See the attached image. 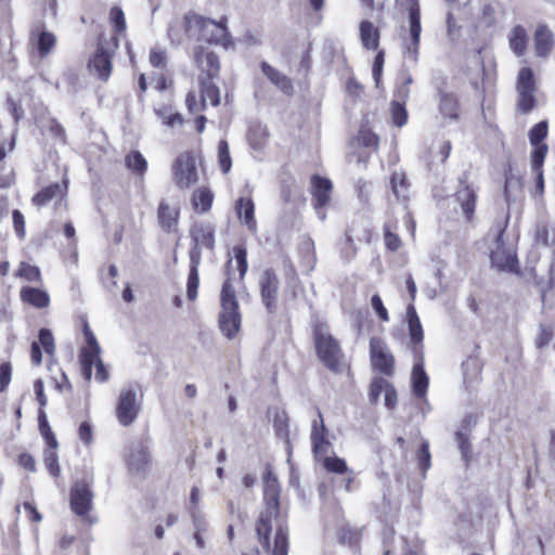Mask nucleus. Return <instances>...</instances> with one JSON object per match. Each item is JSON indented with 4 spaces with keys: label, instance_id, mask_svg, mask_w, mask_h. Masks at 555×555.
I'll return each instance as SVG.
<instances>
[{
    "label": "nucleus",
    "instance_id": "0e129e2a",
    "mask_svg": "<svg viewBox=\"0 0 555 555\" xmlns=\"http://www.w3.org/2000/svg\"><path fill=\"white\" fill-rule=\"evenodd\" d=\"M166 52L162 50H152L150 53V63L156 68H164L166 66Z\"/></svg>",
    "mask_w": 555,
    "mask_h": 555
},
{
    "label": "nucleus",
    "instance_id": "338daca9",
    "mask_svg": "<svg viewBox=\"0 0 555 555\" xmlns=\"http://www.w3.org/2000/svg\"><path fill=\"white\" fill-rule=\"evenodd\" d=\"M34 390L36 393V399L39 403V409H43L47 405V397L44 395V386L41 379H37L34 383Z\"/></svg>",
    "mask_w": 555,
    "mask_h": 555
},
{
    "label": "nucleus",
    "instance_id": "9d476101",
    "mask_svg": "<svg viewBox=\"0 0 555 555\" xmlns=\"http://www.w3.org/2000/svg\"><path fill=\"white\" fill-rule=\"evenodd\" d=\"M172 175L179 189H189L198 181L196 163L192 153H182L175 159Z\"/></svg>",
    "mask_w": 555,
    "mask_h": 555
},
{
    "label": "nucleus",
    "instance_id": "49530a36",
    "mask_svg": "<svg viewBox=\"0 0 555 555\" xmlns=\"http://www.w3.org/2000/svg\"><path fill=\"white\" fill-rule=\"evenodd\" d=\"M273 427L278 437L285 439L288 437V418L284 411L275 414Z\"/></svg>",
    "mask_w": 555,
    "mask_h": 555
},
{
    "label": "nucleus",
    "instance_id": "0eeeda50",
    "mask_svg": "<svg viewBox=\"0 0 555 555\" xmlns=\"http://www.w3.org/2000/svg\"><path fill=\"white\" fill-rule=\"evenodd\" d=\"M516 111L522 115L529 114L537 107V86L533 70L530 67H522L518 72L516 80Z\"/></svg>",
    "mask_w": 555,
    "mask_h": 555
},
{
    "label": "nucleus",
    "instance_id": "9b49d317",
    "mask_svg": "<svg viewBox=\"0 0 555 555\" xmlns=\"http://www.w3.org/2000/svg\"><path fill=\"white\" fill-rule=\"evenodd\" d=\"M370 359L372 366L386 376L395 372V358L387 344L379 337L370 339Z\"/></svg>",
    "mask_w": 555,
    "mask_h": 555
},
{
    "label": "nucleus",
    "instance_id": "c756f323",
    "mask_svg": "<svg viewBox=\"0 0 555 555\" xmlns=\"http://www.w3.org/2000/svg\"><path fill=\"white\" fill-rule=\"evenodd\" d=\"M21 298L36 308H46L49 306L50 297L47 292L35 287H23Z\"/></svg>",
    "mask_w": 555,
    "mask_h": 555
},
{
    "label": "nucleus",
    "instance_id": "4c0bfd02",
    "mask_svg": "<svg viewBox=\"0 0 555 555\" xmlns=\"http://www.w3.org/2000/svg\"><path fill=\"white\" fill-rule=\"evenodd\" d=\"M267 138V129L261 125L250 127L248 131V142L251 149L260 151L263 147Z\"/></svg>",
    "mask_w": 555,
    "mask_h": 555
},
{
    "label": "nucleus",
    "instance_id": "5701e85b",
    "mask_svg": "<svg viewBox=\"0 0 555 555\" xmlns=\"http://www.w3.org/2000/svg\"><path fill=\"white\" fill-rule=\"evenodd\" d=\"M318 418L312 422L311 426V443L315 453L325 452L328 442L325 439L326 427L322 417V413L317 409Z\"/></svg>",
    "mask_w": 555,
    "mask_h": 555
},
{
    "label": "nucleus",
    "instance_id": "72a5a7b5",
    "mask_svg": "<svg viewBox=\"0 0 555 555\" xmlns=\"http://www.w3.org/2000/svg\"><path fill=\"white\" fill-rule=\"evenodd\" d=\"M214 194L207 188H199L193 192L192 205L201 212H207L211 208Z\"/></svg>",
    "mask_w": 555,
    "mask_h": 555
},
{
    "label": "nucleus",
    "instance_id": "8fccbe9b",
    "mask_svg": "<svg viewBox=\"0 0 555 555\" xmlns=\"http://www.w3.org/2000/svg\"><path fill=\"white\" fill-rule=\"evenodd\" d=\"M547 150L546 144L535 146L531 155V170H543V163L547 154Z\"/></svg>",
    "mask_w": 555,
    "mask_h": 555
},
{
    "label": "nucleus",
    "instance_id": "1a4fd4ad",
    "mask_svg": "<svg viewBox=\"0 0 555 555\" xmlns=\"http://www.w3.org/2000/svg\"><path fill=\"white\" fill-rule=\"evenodd\" d=\"M421 8L418 0H411L409 8V39H403L404 56L416 64L418 62L420 44H421Z\"/></svg>",
    "mask_w": 555,
    "mask_h": 555
},
{
    "label": "nucleus",
    "instance_id": "6e6d98bb",
    "mask_svg": "<svg viewBox=\"0 0 555 555\" xmlns=\"http://www.w3.org/2000/svg\"><path fill=\"white\" fill-rule=\"evenodd\" d=\"M233 251H234L235 260L237 263V269L240 271V276H241V279H243L248 269L247 251L245 248H243L241 246L234 247Z\"/></svg>",
    "mask_w": 555,
    "mask_h": 555
},
{
    "label": "nucleus",
    "instance_id": "052dcab7",
    "mask_svg": "<svg viewBox=\"0 0 555 555\" xmlns=\"http://www.w3.org/2000/svg\"><path fill=\"white\" fill-rule=\"evenodd\" d=\"M12 377V366L9 362L0 364V392H3L9 386Z\"/></svg>",
    "mask_w": 555,
    "mask_h": 555
},
{
    "label": "nucleus",
    "instance_id": "a19ab883",
    "mask_svg": "<svg viewBox=\"0 0 555 555\" xmlns=\"http://www.w3.org/2000/svg\"><path fill=\"white\" fill-rule=\"evenodd\" d=\"M218 163L223 173H228L232 167V159L229 152V144L225 140H220L218 144Z\"/></svg>",
    "mask_w": 555,
    "mask_h": 555
},
{
    "label": "nucleus",
    "instance_id": "a878e982",
    "mask_svg": "<svg viewBox=\"0 0 555 555\" xmlns=\"http://www.w3.org/2000/svg\"><path fill=\"white\" fill-rule=\"evenodd\" d=\"M235 210L238 219L247 225L251 231L257 230V223L255 220V205L251 198L241 197L236 201Z\"/></svg>",
    "mask_w": 555,
    "mask_h": 555
},
{
    "label": "nucleus",
    "instance_id": "c9c22d12",
    "mask_svg": "<svg viewBox=\"0 0 555 555\" xmlns=\"http://www.w3.org/2000/svg\"><path fill=\"white\" fill-rule=\"evenodd\" d=\"M38 425L39 430L43 439L46 440L48 447H51L52 449L57 448V440L48 423L47 414L44 412V409H39L38 411Z\"/></svg>",
    "mask_w": 555,
    "mask_h": 555
},
{
    "label": "nucleus",
    "instance_id": "3c124183",
    "mask_svg": "<svg viewBox=\"0 0 555 555\" xmlns=\"http://www.w3.org/2000/svg\"><path fill=\"white\" fill-rule=\"evenodd\" d=\"M17 275L29 282H34L40 280V270L36 266L22 262L17 271Z\"/></svg>",
    "mask_w": 555,
    "mask_h": 555
},
{
    "label": "nucleus",
    "instance_id": "f704fd0d",
    "mask_svg": "<svg viewBox=\"0 0 555 555\" xmlns=\"http://www.w3.org/2000/svg\"><path fill=\"white\" fill-rule=\"evenodd\" d=\"M62 195V189L59 183L50 184L40 190L34 197L33 203L37 207H41L51 202L54 197Z\"/></svg>",
    "mask_w": 555,
    "mask_h": 555
},
{
    "label": "nucleus",
    "instance_id": "ea45409f",
    "mask_svg": "<svg viewBox=\"0 0 555 555\" xmlns=\"http://www.w3.org/2000/svg\"><path fill=\"white\" fill-rule=\"evenodd\" d=\"M155 114L162 119L167 127H177L183 124V117L180 113H172L170 107L164 106L155 109Z\"/></svg>",
    "mask_w": 555,
    "mask_h": 555
},
{
    "label": "nucleus",
    "instance_id": "412c9836",
    "mask_svg": "<svg viewBox=\"0 0 555 555\" xmlns=\"http://www.w3.org/2000/svg\"><path fill=\"white\" fill-rule=\"evenodd\" d=\"M416 360L412 370V389L415 397L423 398L427 392L429 378L424 370V358Z\"/></svg>",
    "mask_w": 555,
    "mask_h": 555
},
{
    "label": "nucleus",
    "instance_id": "f3484780",
    "mask_svg": "<svg viewBox=\"0 0 555 555\" xmlns=\"http://www.w3.org/2000/svg\"><path fill=\"white\" fill-rule=\"evenodd\" d=\"M126 461L131 474H144L151 464L149 447L144 442L133 443Z\"/></svg>",
    "mask_w": 555,
    "mask_h": 555
},
{
    "label": "nucleus",
    "instance_id": "4468645a",
    "mask_svg": "<svg viewBox=\"0 0 555 555\" xmlns=\"http://www.w3.org/2000/svg\"><path fill=\"white\" fill-rule=\"evenodd\" d=\"M190 235L193 245L190 249V260H192L193 253L198 256V261H202V248L206 247L209 250L215 248V228L210 223H197L190 230Z\"/></svg>",
    "mask_w": 555,
    "mask_h": 555
},
{
    "label": "nucleus",
    "instance_id": "774afa93",
    "mask_svg": "<svg viewBox=\"0 0 555 555\" xmlns=\"http://www.w3.org/2000/svg\"><path fill=\"white\" fill-rule=\"evenodd\" d=\"M341 250H343L344 255L348 258L353 257L356 254V247L353 245V238H352L350 230H347L345 233V241H344Z\"/></svg>",
    "mask_w": 555,
    "mask_h": 555
},
{
    "label": "nucleus",
    "instance_id": "a211bd4d",
    "mask_svg": "<svg viewBox=\"0 0 555 555\" xmlns=\"http://www.w3.org/2000/svg\"><path fill=\"white\" fill-rule=\"evenodd\" d=\"M194 57L198 68L207 74V77H202L201 79H214L219 75L220 63L215 52L207 51L203 47H196Z\"/></svg>",
    "mask_w": 555,
    "mask_h": 555
},
{
    "label": "nucleus",
    "instance_id": "ddd939ff",
    "mask_svg": "<svg viewBox=\"0 0 555 555\" xmlns=\"http://www.w3.org/2000/svg\"><path fill=\"white\" fill-rule=\"evenodd\" d=\"M460 189L455 193V198L467 221H472L477 203L476 189L468 182V172L464 171L459 178Z\"/></svg>",
    "mask_w": 555,
    "mask_h": 555
},
{
    "label": "nucleus",
    "instance_id": "aec40b11",
    "mask_svg": "<svg viewBox=\"0 0 555 555\" xmlns=\"http://www.w3.org/2000/svg\"><path fill=\"white\" fill-rule=\"evenodd\" d=\"M332 182L326 178L319 176L312 177V195L314 198L315 209L323 208L327 205L332 192Z\"/></svg>",
    "mask_w": 555,
    "mask_h": 555
},
{
    "label": "nucleus",
    "instance_id": "7c9ffc66",
    "mask_svg": "<svg viewBox=\"0 0 555 555\" xmlns=\"http://www.w3.org/2000/svg\"><path fill=\"white\" fill-rule=\"evenodd\" d=\"M201 261H198V256L196 253H193L192 260H190V271L188 275L186 283V296L190 300H194L197 297V289L199 285L198 278V267Z\"/></svg>",
    "mask_w": 555,
    "mask_h": 555
},
{
    "label": "nucleus",
    "instance_id": "f257e3e1",
    "mask_svg": "<svg viewBox=\"0 0 555 555\" xmlns=\"http://www.w3.org/2000/svg\"><path fill=\"white\" fill-rule=\"evenodd\" d=\"M263 502L264 508L261 511L256 522V533L261 545L270 551V537L275 524L274 545L272 555H287L288 553V527L286 517L280 511V483L273 474L271 466L266 465L263 476Z\"/></svg>",
    "mask_w": 555,
    "mask_h": 555
},
{
    "label": "nucleus",
    "instance_id": "4be33fe9",
    "mask_svg": "<svg viewBox=\"0 0 555 555\" xmlns=\"http://www.w3.org/2000/svg\"><path fill=\"white\" fill-rule=\"evenodd\" d=\"M439 112L443 118L456 120L459 118V101L455 94L439 90Z\"/></svg>",
    "mask_w": 555,
    "mask_h": 555
},
{
    "label": "nucleus",
    "instance_id": "6ab92c4d",
    "mask_svg": "<svg viewBox=\"0 0 555 555\" xmlns=\"http://www.w3.org/2000/svg\"><path fill=\"white\" fill-rule=\"evenodd\" d=\"M157 219L159 227L167 233L177 231L179 210L172 208L166 201H162L157 208Z\"/></svg>",
    "mask_w": 555,
    "mask_h": 555
},
{
    "label": "nucleus",
    "instance_id": "c85d7f7f",
    "mask_svg": "<svg viewBox=\"0 0 555 555\" xmlns=\"http://www.w3.org/2000/svg\"><path fill=\"white\" fill-rule=\"evenodd\" d=\"M101 350L82 348L80 350L79 360L81 365V374L86 380L92 377V367L101 360Z\"/></svg>",
    "mask_w": 555,
    "mask_h": 555
},
{
    "label": "nucleus",
    "instance_id": "de8ad7c7",
    "mask_svg": "<svg viewBox=\"0 0 555 555\" xmlns=\"http://www.w3.org/2000/svg\"><path fill=\"white\" fill-rule=\"evenodd\" d=\"M388 382L383 377H375L370 386L369 398L372 403H376L380 397V393L385 391L388 386Z\"/></svg>",
    "mask_w": 555,
    "mask_h": 555
},
{
    "label": "nucleus",
    "instance_id": "79ce46f5",
    "mask_svg": "<svg viewBox=\"0 0 555 555\" xmlns=\"http://www.w3.org/2000/svg\"><path fill=\"white\" fill-rule=\"evenodd\" d=\"M55 450L56 449H52L51 447H48L44 450V454H43V456H44L43 462H44L46 468L48 469L50 475L53 477H57L61 473V468L59 465V457H57Z\"/></svg>",
    "mask_w": 555,
    "mask_h": 555
},
{
    "label": "nucleus",
    "instance_id": "cd10ccee",
    "mask_svg": "<svg viewBox=\"0 0 555 555\" xmlns=\"http://www.w3.org/2000/svg\"><path fill=\"white\" fill-rule=\"evenodd\" d=\"M201 82V108L205 109L207 102L212 106L220 103L219 88L212 82V79H199Z\"/></svg>",
    "mask_w": 555,
    "mask_h": 555
},
{
    "label": "nucleus",
    "instance_id": "58836bf2",
    "mask_svg": "<svg viewBox=\"0 0 555 555\" xmlns=\"http://www.w3.org/2000/svg\"><path fill=\"white\" fill-rule=\"evenodd\" d=\"M126 166L133 172L143 175L147 168V163L139 151H132L126 156Z\"/></svg>",
    "mask_w": 555,
    "mask_h": 555
},
{
    "label": "nucleus",
    "instance_id": "6e6552de",
    "mask_svg": "<svg viewBox=\"0 0 555 555\" xmlns=\"http://www.w3.org/2000/svg\"><path fill=\"white\" fill-rule=\"evenodd\" d=\"M69 506L72 512L81 519L93 524V519L89 513L93 506V492L91 482L86 480L76 481L69 491Z\"/></svg>",
    "mask_w": 555,
    "mask_h": 555
},
{
    "label": "nucleus",
    "instance_id": "69168bd1",
    "mask_svg": "<svg viewBox=\"0 0 555 555\" xmlns=\"http://www.w3.org/2000/svg\"><path fill=\"white\" fill-rule=\"evenodd\" d=\"M49 132L52 137L57 139L62 144L66 142L65 129L56 120L52 119L49 126Z\"/></svg>",
    "mask_w": 555,
    "mask_h": 555
},
{
    "label": "nucleus",
    "instance_id": "4d7b16f0",
    "mask_svg": "<svg viewBox=\"0 0 555 555\" xmlns=\"http://www.w3.org/2000/svg\"><path fill=\"white\" fill-rule=\"evenodd\" d=\"M14 231L21 240L25 238V218L23 214L18 209H14L12 212Z\"/></svg>",
    "mask_w": 555,
    "mask_h": 555
},
{
    "label": "nucleus",
    "instance_id": "864d4df0",
    "mask_svg": "<svg viewBox=\"0 0 555 555\" xmlns=\"http://www.w3.org/2000/svg\"><path fill=\"white\" fill-rule=\"evenodd\" d=\"M417 459L420 468L423 472H426L430 467V452H429V443L427 440H424L417 451Z\"/></svg>",
    "mask_w": 555,
    "mask_h": 555
},
{
    "label": "nucleus",
    "instance_id": "37998d69",
    "mask_svg": "<svg viewBox=\"0 0 555 555\" xmlns=\"http://www.w3.org/2000/svg\"><path fill=\"white\" fill-rule=\"evenodd\" d=\"M392 121L397 127H403L408 121L405 104L400 101H392L390 104Z\"/></svg>",
    "mask_w": 555,
    "mask_h": 555
},
{
    "label": "nucleus",
    "instance_id": "39448f33",
    "mask_svg": "<svg viewBox=\"0 0 555 555\" xmlns=\"http://www.w3.org/2000/svg\"><path fill=\"white\" fill-rule=\"evenodd\" d=\"M117 48L118 38L116 35L109 39L101 35L98 48L88 63L89 72L102 81H107L112 73V57Z\"/></svg>",
    "mask_w": 555,
    "mask_h": 555
},
{
    "label": "nucleus",
    "instance_id": "680f3d73",
    "mask_svg": "<svg viewBox=\"0 0 555 555\" xmlns=\"http://www.w3.org/2000/svg\"><path fill=\"white\" fill-rule=\"evenodd\" d=\"M384 57H385L384 51H379L374 59L372 75L375 80L376 87H378L380 78H382Z\"/></svg>",
    "mask_w": 555,
    "mask_h": 555
},
{
    "label": "nucleus",
    "instance_id": "f03ea898",
    "mask_svg": "<svg viewBox=\"0 0 555 555\" xmlns=\"http://www.w3.org/2000/svg\"><path fill=\"white\" fill-rule=\"evenodd\" d=\"M509 222L507 214L502 221H496L488 232L486 240L489 241V259L491 267L499 272L508 274H520L517 248L515 243L505 237L506 228Z\"/></svg>",
    "mask_w": 555,
    "mask_h": 555
},
{
    "label": "nucleus",
    "instance_id": "dca6fc26",
    "mask_svg": "<svg viewBox=\"0 0 555 555\" xmlns=\"http://www.w3.org/2000/svg\"><path fill=\"white\" fill-rule=\"evenodd\" d=\"M406 320L409 327V335L411 343L413 345L412 352L415 359H423V327L420 321V318L416 313L415 307L410 304L406 308Z\"/></svg>",
    "mask_w": 555,
    "mask_h": 555
},
{
    "label": "nucleus",
    "instance_id": "e433bc0d",
    "mask_svg": "<svg viewBox=\"0 0 555 555\" xmlns=\"http://www.w3.org/2000/svg\"><path fill=\"white\" fill-rule=\"evenodd\" d=\"M392 193L399 199L408 198L409 184L403 172H393L390 180Z\"/></svg>",
    "mask_w": 555,
    "mask_h": 555
},
{
    "label": "nucleus",
    "instance_id": "a18cd8bd",
    "mask_svg": "<svg viewBox=\"0 0 555 555\" xmlns=\"http://www.w3.org/2000/svg\"><path fill=\"white\" fill-rule=\"evenodd\" d=\"M109 21L114 25L117 35L126 31V18L124 11L119 7H113L109 12Z\"/></svg>",
    "mask_w": 555,
    "mask_h": 555
},
{
    "label": "nucleus",
    "instance_id": "423d86ee",
    "mask_svg": "<svg viewBox=\"0 0 555 555\" xmlns=\"http://www.w3.org/2000/svg\"><path fill=\"white\" fill-rule=\"evenodd\" d=\"M317 354L320 361L332 372L340 373L343 371L344 353L340 345L331 334L321 328L315 330L314 334Z\"/></svg>",
    "mask_w": 555,
    "mask_h": 555
},
{
    "label": "nucleus",
    "instance_id": "393cba45",
    "mask_svg": "<svg viewBox=\"0 0 555 555\" xmlns=\"http://www.w3.org/2000/svg\"><path fill=\"white\" fill-rule=\"evenodd\" d=\"M261 70L263 75L278 88H280L285 94L289 95L293 93L292 80L282 74L276 68L272 67L269 63H261Z\"/></svg>",
    "mask_w": 555,
    "mask_h": 555
},
{
    "label": "nucleus",
    "instance_id": "2eb2a0df",
    "mask_svg": "<svg viewBox=\"0 0 555 555\" xmlns=\"http://www.w3.org/2000/svg\"><path fill=\"white\" fill-rule=\"evenodd\" d=\"M260 295L263 305L270 313L276 311L279 279L273 269H266L259 280Z\"/></svg>",
    "mask_w": 555,
    "mask_h": 555
},
{
    "label": "nucleus",
    "instance_id": "bf43d9fd",
    "mask_svg": "<svg viewBox=\"0 0 555 555\" xmlns=\"http://www.w3.org/2000/svg\"><path fill=\"white\" fill-rule=\"evenodd\" d=\"M455 439H456V442L461 450L463 459L466 462H468L469 456H470V442H469L468 437L465 434L457 431L455 435Z\"/></svg>",
    "mask_w": 555,
    "mask_h": 555
},
{
    "label": "nucleus",
    "instance_id": "20e7f679",
    "mask_svg": "<svg viewBox=\"0 0 555 555\" xmlns=\"http://www.w3.org/2000/svg\"><path fill=\"white\" fill-rule=\"evenodd\" d=\"M221 312L219 315V328L222 334L232 339L237 334L241 327V313L238 310V302L235 295V289L228 279L221 289Z\"/></svg>",
    "mask_w": 555,
    "mask_h": 555
},
{
    "label": "nucleus",
    "instance_id": "09e8293b",
    "mask_svg": "<svg viewBox=\"0 0 555 555\" xmlns=\"http://www.w3.org/2000/svg\"><path fill=\"white\" fill-rule=\"evenodd\" d=\"M326 470L335 474H344L348 472L346 461L337 456H327L324 460Z\"/></svg>",
    "mask_w": 555,
    "mask_h": 555
},
{
    "label": "nucleus",
    "instance_id": "e2e57ef3",
    "mask_svg": "<svg viewBox=\"0 0 555 555\" xmlns=\"http://www.w3.org/2000/svg\"><path fill=\"white\" fill-rule=\"evenodd\" d=\"M359 141L366 147L376 149L378 145V138L370 130H361Z\"/></svg>",
    "mask_w": 555,
    "mask_h": 555
},
{
    "label": "nucleus",
    "instance_id": "7ed1b4c3",
    "mask_svg": "<svg viewBox=\"0 0 555 555\" xmlns=\"http://www.w3.org/2000/svg\"><path fill=\"white\" fill-rule=\"evenodd\" d=\"M184 31L189 38H197L210 43L227 46L230 40L225 18L216 22L193 12L184 15Z\"/></svg>",
    "mask_w": 555,
    "mask_h": 555
},
{
    "label": "nucleus",
    "instance_id": "603ef678",
    "mask_svg": "<svg viewBox=\"0 0 555 555\" xmlns=\"http://www.w3.org/2000/svg\"><path fill=\"white\" fill-rule=\"evenodd\" d=\"M39 345L44 349L48 354H52L54 351V338L50 330L41 328L39 331Z\"/></svg>",
    "mask_w": 555,
    "mask_h": 555
},
{
    "label": "nucleus",
    "instance_id": "b1692460",
    "mask_svg": "<svg viewBox=\"0 0 555 555\" xmlns=\"http://www.w3.org/2000/svg\"><path fill=\"white\" fill-rule=\"evenodd\" d=\"M553 33L546 25H539L534 34L535 53L538 56L545 57L553 48Z\"/></svg>",
    "mask_w": 555,
    "mask_h": 555
},
{
    "label": "nucleus",
    "instance_id": "13d9d810",
    "mask_svg": "<svg viewBox=\"0 0 555 555\" xmlns=\"http://www.w3.org/2000/svg\"><path fill=\"white\" fill-rule=\"evenodd\" d=\"M371 306L382 321L387 322L389 320L388 311L379 295L376 294L372 296Z\"/></svg>",
    "mask_w": 555,
    "mask_h": 555
},
{
    "label": "nucleus",
    "instance_id": "bb28decb",
    "mask_svg": "<svg viewBox=\"0 0 555 555\" xmlns=\"http://www.w3.org/2000/svg\"><path fill=\"white\" fill-rule=\"evenodd\" d=\"M36 33H38L36 48L40 57H46L54 48L56 43V37L48 30L40 29V26H36V28L31 30V37H34Z\"/></svg>",
    "mask_w": 555,
    "mask_h": 555
},
{
    "label": "nucleus",
    "instance_id": "2f4dec72",
    "mask_svg": "<svg viewBox=\"0 0 555 555\" xmlns=\"http://www.w3.org/2000/svg\"><path fill=\"white\" fill-rule=\"evenodd\" d=\"M360 37L362 44L367 50H375L378 47L379 33L369 21L360 24Z\"/></svg>",
    "mask_w": 555,
    "mask_h": 555
},
{
    "label": "nucleus",
    "instance_id": "473e14b6",
    "mask_svg": "<svg viewBox=\"0 0 555 555\" xmlns=\"http://www.w3.org/2000/svg\"><path fill=\"white\" fill-rule=\"evenodd\" d=\"M527 42L528 37L525 28L520 25L515 26L509 36V47L517 56L525 54Z\"/></svg>",
    "mask_w": 555,
    "mask_h": 555
},
{
    "label": "nucleus",
    "instance_id": "c03bdc74",
    "mask_svg": "<svg viewBox=\"0 0 555 555\" xmlns=\"http://www.w3.org/2000/svg\"><path fill=\"white\" fill-rule=\"evenodd\" d=\"M529 141L533 146H538L547 135V121L542 120L534 125L529 131Z\"/></svg>",
    "mask_w": 555,
    "mask_h": 555
},
{
    "label": "nucleus",
    "instance_id": "f8f14e48",
    "mask_svg": "<svg viewBox=\"0 0 555 555\" xmlns=\"http://www.w3.org/2000/svg\"><path fill=\"white\" fill-rule=\"evenodd\" d=\"M140 412L137 392L132 389L122 390L116 405V417L120 425L130 426Z\"/></svg>",
    "mask_w": 555,
    "mask_h": 555
},
{
    "label": "nucleus",
    "instance_id": "5fc2aeb1",
    "mask_svg": "<svg viewBox=\"0 0 555 555\" xmlns=\"http://www.w3.org/2000/svg\"><path fill=\"white\" fill-rule=\"evenodd\" d=\"M191 517L192 522L194 526V532L204 533L208 529V524L204 517V515L201 513V511L197 507L191 508Z\"/></svg>",
    "mask_w": 555,
    "mask_h": 555
}]
</instances>
